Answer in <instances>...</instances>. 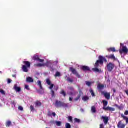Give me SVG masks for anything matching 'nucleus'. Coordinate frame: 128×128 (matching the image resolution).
Listing matches in <instances>:
<instances>
[{
	"instance_id": "14",
	"label": "nucleus",
	"mask_w": 128,
	"mask_h": 128,
	"mask_svg": "<svg viewBox=\"0 0 128 128\" xmlns=\"http://www.w3.org/2000/svg\"><path fill=\"white\" fill-rule=\"evenodd\" d=\"M34 104L36 108H40L42 106V102L38 100H37L36 102H35Z\"/></svg>"
},
{
	"instance_id": "18",
	"label": "nucleus",
	"mask_w": 128,
	"mask_h": 128,
	"mask_svg": "<svg viewBox=\"0 0 128 128\" xmlns=\"http://www.w3.org/2000/svg\"><path fill=\"white\" fill-rule=\"evenodd\" d=\"M104 90V84L98 85V90Z\"/></svg>"
},
{
	"instance_id": "10",
	"label": "nucleus",
	"mask_w": 128,
	"mask_h": 128,
	"mask_svg": "<svg viewBox=\"0 0 128 128\" xmlns=\"http://www.w3.org/2000/svg\"><path fill=\"white\" fill-rule=\"evenodd\" d=\"M117 128H126V124H123L122 121H120L118 122V124L117 125Z\"/></svg>"
},
{
	"instance_id": "33",
	"label": "nucleus",
	"mask_w": 128,
	"mask_h": 128,
	"mask_svg": "<svg viewBox=\"0 0 128 128\" xmlns=\"http://www.w3.org/2000/svg\"><path fill=\"white\" fill-rule=\"evenodd\" d=\"M60 76V72H56V74H55V77L58 78Z\"/></svg>"
},
{
	"instance_id": "26",
	"label": "nucleus",
	"mask_w": 128,
	"mask_h": 128,
	"mask_svg": "<svg viewBox=\"0 0 128 128\" xmlns=\"http://www.w3.org/2000/svg\"><path fill=\"white\" fill-rule=\"evenodd\" d=\"M88 100H90V98L88 96H84L82 98V100H84V102H87Z\"/></svg>"
},
{
	"instance_id": "49",
	"label": "nucleus",
	"mask_w": 128,
	"mask_h": 128,
	"mask_svg": "<svg viewBox=\"0 0 128 128\" xmlns=\"http://www.w3.org/2000/svg\"><path fill=\"white\" fill-rule=\"evenodd\" d=\"M100 128H104V124H100Z\"/></svg>"
},
{
	"instance_id": "1",
	"label": "nucleus",
	"mask_w": 128,
	"mask_h": 128,
	"mask_svg": "<svg viewBox=\"0 0 128 128\" xmlns=\"http://www.w3.org/2000/svg\"><path fill=\"white\" fill-rule=\"evenodd\" d=\"M99 60H98L96 62V63L94 64V67L95 68H98L100 66V64H104V62H108V60H106V58L102 56H99Z\"/></svg>"
},
{
	"instance_id": "57",
	"label": "nucleus",
	"mask_w": 128,
	"mask_h": 128,
	"mask_svg": "<svg viewBox=\"0 0 128 128\" xmlns=\"http://www.w3.org/2000/svg\"><path fill=\"white\" fill-rule=\"evenodd\" d=\"M69 96H74V93H72V92H70Z\"/></svg>"
},
{
	"instance_id": "23",
	"label": "nucleus",
	"mask_w": 128,
	"mask_h": 128,
	"mask_svg": "<svg viewBox=\"0 0 128 128\" xmlns=\"http://www.w3.org/2000/svg\"><path fill=\"white\" fill-rule=\"evenodd\" d=\"M121 117L124 120H126V124H128V118L124 116L123 114H121Z\"/></svg>"
},
{
	"instance_id": "48",
	"label": "nucleus",
	"mask_w": 128,
	"mask_h": 128,
	"mask_svg": "<svg viewBox=\"0 0 128 128\" xmlns=\"http://www.w3.org/2000/svg\"><path fill=\"white\" fill-rule=\"evenodd\" d=\"M52 98H54V91L52 90Z\"/></svg>"
},
{
	"instance_id": "6",
	"label": "nucleus",
	"mask_w": 128,
	"mask_h": 128,
	"mask_svg": "<svg viewBox=\"0 0 128 128\" xmlns=\"http://www.w3.org/2000/svg\"><path fill=\"white\" fill-rule=\"evenodd\" d=\"M102 94H104V96L106 100H110V92H102Z\"/></svg>"
},
{
	"instance_id": "60",
	"label": "nucleus",
	"mask_w": 128,
	"mask_h": 128,
	"mask_svg": "<svg viewBox=\"0 0 128 128\" xmlns=\"http://www.w3.org/2000/svg\"><path fill=\"white\" fill-rule=\"evenodd\" d=\"M120 45H121V46H122V44H120Z\"/></svg>"
},
{
	"instance_id": "53",
	"label": "nucleus",
	"mask_w": 128,
	"mask_h": 128,
	"mask_svg": "<svg viewBox=\"0 0 128 128\" xmlns=\"http://www.w3.org/2000/svg\"><path fill=\"white\" fill-rule=\"evenodd\" d=\"M74 98H69V100H70V102H72V100H73Z\"/></svg>"
},
{
	"instance_id": "37",
	"label": "nucleus",
	"mask_w": 128,
	"mask_h": 128,
	"mask_svg": "<svg viewBox=\"0 0 128 128\" xmlns=\"http://www.w3.org/2000/svg\"><path fill=\"white\" fill-rule=\"evenodd\" d=\"M74 122H78V124H80V119H78V118H76L74 119Z\"/></svg>"
},
{
	"instance_id": "7",
	"label": "nucleus",
	"mask_w": 128,
	"mask_h": 128,
	"mask_svg": "<svg viewBox=\"0 0 128 128\" xmlns=\"http://www.w3.org/2000/svg\"><path fill=\"white\" fill-rule=\"evenodd\" d=\"M120 54H122L123 52L124 54H128V48H126V46H123L122 48V50H120Z\"/></svg>"
},
{
	"instance_id": "55",
	"label": "nucleus",
	"mask_w": 128,
	"mask_h": 128,
	"mask_svg": "<svg viewBox=\"0 0 128 128\" xmlns=\"http://www.w3.org/2000/svg\"><path fill=\"white\" fill-rule=\"evenodd\" d=\"M118 110H122V106H119L118 108Z\"/></svg>"
},
{
	"instance_id": "58",
	"label": "nucleus",
	"mask_w": 128,
	"mask_h": 128,
	"mask_svg": "<svg viewBox=\"0 0 128 128\" xmlns=\"http://www.w3.org/2000/svg\"><path fill=\"white\" fill-rule=\"evenodd\" d=\"M80 111H81L82 112H84V109H80Z\"/></svg>"
},
{
	"instance_id": "31",
	"label": "nucleus",
	"mask_w": 128,
	"mask_h": 128,
	"mask_svg": "<svg viewBox=\"0 0 128 128\" xmlns=\"http://www.w3.org/2000/svg\"><path fill=\"white\" fill-rule=\"evenodd\" d=\"M56 124L57 126H62V122H60L56 121Z\"/></svg>"
},
{
	"instance_id": "4",
	"label": "nucleus",
	"mask_w": 128,
	"mask_h": 128,
	"mask_svg": "<svg viewBox=\"0 0 128 128\" xmlns=\"http://www.w3.org/2000/svg\"><path fill=\"white\" fill-rule=\"evenodd\" d=\"M70 72H72V74H74L78 78H80V74H78V71L74 68L71 67L70 68Z\"/></svg>"
},
{
	"instance_id": "38",
	"label": "nucleus",
	"mask_w": 128,
	"mask_h": 128,
	"mask_svg": "<svg viewBox=\"0 0 128 128\" xmlns=\"http://www.w3.org/2000/svg\"><path fill=\"white\" fill-rule=\"evenodd\" d=\"M37 66H39L40 68H42V66H44V64H37Z\"/></svg>"
},
{
	"instance_id": "15",
	"label": "nucleus",
	"mask_w": 128,
	"mask_h": 128,
	"mask_svg": "<svg viewBox=\"0 0 128 128\" xmlns=\"http://www.w3.org/2000/svg\"><path fill=\"white\" fill-rule=\"evenodd\" d=\"M23 62L25 64L26 66L28 68H30V62L24 61Z\"/></svg>"
},
{
	"instance_id": "56",
	"label": "nucleus",
	"mask_w": 128,
	"mask_h": 128,
	"mask_svg": "<svg viewBox=\"0 0 128 128\" xmlns=\"http://www.w3.org/2000/svg\"><path fill=\"white\" fill-rule=\"evenodd\" d=\"M112 90H113V92H114V93L116 92V89L113 88V89H112Z\"/></svg>"
},
{
	"instance_id": "5",
	"label": "nucleus",
	"mask_w": 128,
	"mask_h": 128,
	"mask_svg": "<svg viewBox=\"0 0 128 128\" xmlns=\"http://www.w3.org/2000/svg\"><path fill=\"white\" fill-rule=\"evenodd\" d=\"M38 84L40 88V90H38V94H42V92H44V88H42V81L40 80L38 81Z\"/></svg>"
},
{
	"instance_id": "17",
	"label": "nucleus",
	"mask_w": 128,
	"mask_h": 128,
	"mask_svg": "<svg viewBox=\"0 0 128 128\" xmlns=\"http://www.w3.org/2000/svg\"><path fill=\"white\" fill-rule=\"evenodd\" d=\"M28 68L26 67V66L23 65L22 70L24 72H28Z\"/></svg>"
},
{
	"instance_id": "11",
	"label": "nucleus",
	"mask_w": 128,
	"mask_h": 128,
	"mask_svg": "<svg viewBox=\"0 0 128 128\" xmlns=\"http://www.w3.org/2000/svg\"><path fill=\"white\" fill-rule=\"evenodd\" d=\"M104 110L112 112L116 110V108L108 106L106 108H105V110Z\"/></svg>"
},
{
	"instance_id": "35",
	"label": "nucleus",
	"mask_w": 128,
	"mask_h": 128,
	"mask_svg": "<svg viewBox=\"0 0 128 128\" xmlns=\"http://www.w3.org/2000/svg\"><path fill=\"white\" fill-rule=\"evenodd\" d=\"M68 122H73L72 117L69 116L68 118Z\"/></svg>"
},
{
	"instance_id": "28",
	"label": "nucleus",
	"mask_w": 128,
	"mask_h": 128,
	"mask_svg": "<svg viewBox=\"0 0 128 128\" xmlns=\"http://www.w3.org/2000/svg\"><path fill=\"white\" fill-rule=\"evenodd\" d=\"M67 82H68L72 83L74 82V79L70 78V77H67Z\"/></svg>"
},
{
	"instance_id": "29",
	"label": "nucleus",
	"mask_w": 128,
	"mask_h": 128,
	"mask_svg": "<svg viewBox=\"0 0 128 128\" xmlns=\"http://www.w3.org/2000/svg\"><path fill=\"white\" fill-rule=\"evenodd\" d=\"M60 94H62L64 96H66V92L64 90H62V91L60 92Z\"/></svg>"
},
{
	"instance_id": "25",
	"label": "nucleus",
	"mask_w": 128,
	"mask_h": 128,
	"mask_svg": "<svg viewBox=\"0 0 128 128\" xmlns=\"http://www.w3.org/2000/svg\"><path fill=\"white\" fill-rule=\"evenodd\" d=\"M90 92L92 98H94V96H96V94H94V90H92V89H90Z\"/></svg>"
},
{
	"instance_id": "41",
	"label": "nucleus",
	"mask_w": 128,
	"mask_h": 128,
	"mask_svg": "<svg viewBox=\"0 0 128 128\" xmlns=\"http://www.w3.org/2000/svg\"><path fill=\"white\" fill-rule=\"evenodd\" d=\"M30 110H32V112H34V106H30Z\"/></svg>"
},
{
	"instance_id": "42",
	"label": "nucleus",
	"mask_w": 128,
	"mask_h": 128,
	"mask_svg": "<svg viewBox=\"0 0 128 128\" xmlns=\"http://www.w3.org/2000/svg\"><path fill=\"white\" fill-rule=\"evenodd\" d=\"M7 82H8L7 84H12V80H10V78L7 80Z\"/></svg>"
},
{
	"instance_id": "21",
	"label": "nucleus",
	"mask_w": 128,
	"mask_h": 128,
	"mask_svg": "<svg viewBox=\"0 0 128 128\" xmlns=\"http://www.w3.org/2000/svg\"><path fill=\"white\" fill-rule=\"evenodd\" d=\"M93 72H98L99 74L102 72V70L98 68H94L92 69Z\"/></svg>"
},
{
	"instance_id": "54",
	"label": "nucleus",
	"mask_w": 128,
	"mask_h": 128,
	"mask_svg": "<svg viewBox=\"0 0 128 128\" xmlns=\"http://www.w3.org/2000/svg\"><path fill=\"white\" fill-rule=\"evenodd\" d=\"M52 116H56V112H53L52 113Z\"/></svg>"
},
{
	"instance_id": "52",
	"label": "nucleus",
	"mask_w": 128,
	"mask_h": 128,
	"mask_svg": "<svg viewBox=\"0 0 128 128\" xmlns=\"http://www.w3.org/2000/svg\"><path fill=\"white\" fill-rule=\"evenodd\" d=\"M44 66L48 67V63H46L44 64Z\"/></svg>"
},
{
	"instance_id": "51",
	"label": "nucleus",
	"mask_w": 128,
	"mask_h": 128,
	"mask_svg": "<svg viewBox=\"0 0 128 128\" xmlns=\"http://www.w3.org/2000/svg\"><path fill=\"white\" fill-rule=\"evenodd\" d=\"M125 116H128V110H126L124 112Z\"/></svg>"
},
{
	"instance_id": "50",
	"label": "nucleus",
	"mask_w": 128,
	"mask_h": 128,
	"mask_svg": "<svg viewBox=\"0 0 128 128\" xmlns=\"http://www.w3.org/2000/svg\"><path fill=\"white\" fill-rule=\"evenodd\" d=\"M48 116H52V112H48Z\"/></svg>"
},
{
	"instance_id": "32",
	"label": "nucleus",
	"mask_w": 128,
	"mask_h": 128,
	"mask_svg": "<svg viewBox=\"0 0 128 128\" xmlns=\"http://www.w3.org/2000/svg\"><path fill=\"white\" fill-rule=\"evenodd\" d=\"M66 128H72V126L70 124V123H66Z\"/></svg>"
},
{
	"instance_id": "34",
	"label": "nucleus",
	"mask_w": 128,
	"mask_h": 128,
	"mask_svg": "<svg viewBox=\"0 0 128 128\" xmlns=\"http://www.w3.org/2000/svg\"><path fill=\"white\" fill-rule=\"evenodd\" d=\"M80 98V95H78V96L75 99H74V100L75 102H78Z\"/></svg>"
},
{
	"instance_id": "12",
	"label": "nucleus",
	"mask_w": 128,
	"mask_h": 128,
	"mask_svg": "<svg viewBox=\"0 0 128 128\" xmlns=\"http://www.w3.org/2000/svg\"><path fill=\"white\" fill-rule=\"evenodd\" d=\"M106 58H108V60H116V56L114 54H112L108 56H106Z\"/></svg>"
},
{
	"instance_id": "20",
	"label": "nucleus",
	"mask_w": 128,
	"mask_h": 128,
	"mask_svg": "<svg viewBox=\"0 0 128 128\" xmlns=\"http://www.w3.org/2000/svg\"><path fill=\"white\" fill-rule=\"evenodd\" d=\"M107 50L109 52H116V48H108Z\"/></svg>"
},
{
	"instance_id": "30",
	"label": "nucleus",
	"mask_w": 128,
	"mask_h": 128,
	"mask_svg": "<svg viewBox=\"0 0 128 128\" xmlns=\"http://www.w3.org/2000/svg\"><path fill=\"white\" fill-rule=\"evenodd\" d=\"M46 82L48 86H50L52 84V82H50V79H47L46 80Z\"/></svg>"
},
{
	"instance_id": "43",
	"label": "nucleus",
	"mask_w": 128,
	"mask_h": 128,
	"mask_svg": "<svg viewBox=\"0 0 128 128\" xmlns=\"http://www.w3.org/2000/svg\"><path fill=\"white\" fill-rule=\"evenodd\" d=\"M25 88L27 90H30V86L28 85H25Z\"/></svg>"
},
{
	"instance_id": "22",
	"label": "nucleus",
	"mask_w": 128,
	"mask_h": 128,
	"mask_svg": "<svg viewBox=\"0 0 128 128\" xmlns=\"http://www.w3.org/2000/svg\"><path fill=\"white\" fill-rule=\"evenodd\" d=\"M91 112L92 114H96V106H92L91 108Z\"/></svg>"
},
{
	"instance_id": "36",
	"label": "nucleus",
	"mask_w": 128,
	"mask_h": 128,
	"mask_svg": "<svg viewBox=\"0 0 128 128\" xmlns=\"http://www.w3.org/2000/svg\"><path fill=\"white\" fill-rule=\"evenodd\" d=\"M86 84L88 86H92V82H86Z\"/></svg>"
},
{
	"instance_id": "19",
	"label": "nucleus",
	"mask_w": 128,
	"mask_h": 128,
	"mask_svg": "<svg viewBox=\"0 0 128 128\" xmlns=\"http://www.w3.org/2000/svg\"><path fill=\"white\" fill-rule=\"evenodd\" d=\"M26 82H27L32 83L34 82V79H32V78L31 77H28L26 78Z\"/></svg>"
},
{
	"instance_id": "3",
	"label": "nucleus",
	"mask_w": 128,
	"mask_h": 128,
	"mask_svg": "<svg viewBox=\"0 0 128 128\" xmlns=\"http://www.w3.org/2000/svg\"><path fill=\"white\" fill-rule=\"evenodd\" d=\"M106 68L108 72H112V70H114V65L112 62H110L109 64H107L106 66Z\"/></svg>"
},
{
	"instance_id": "40",
	"label": "nucleus",
	"mask_w": 128,
	"mask_h": 128,
	"mask_svg": "<svg viewBox=\"0 0 128 128\" xmlns=\"http://www.w3.org/2000/svg\"><path fill=\"white\" fill-rule=\"evenodd\" d=\"M68 88V90H71V92H74V88L73 87H69Z\"/></svg>"
},
{
	"instance_id": "47",
	"label": "nucleus",
	"mask_w": 128,
	"mask_h": 128,
	"mask_svg": "<svg viewBox=\"0 0 128 128\" xmlns=\"http://www.w3.org/2000/svg\"><path fill=\"white\" fill-rule=\"evenodd\" d=\"M38 62H44V60H42L40 58H39L38 60Z\"/></svg>"
},
{
	"instance_id": "44",
	"label": "nucleus",
	"mask_w": 128,
	"mask_h": 128,
	"mask_svg": "<svg viewBox=\"0 0 128 128\" xmlns=\"http://www.w3.org/2000/svg\"><path fill=\"white\" fill-rule=\"evenodd\" d=\"M0 92L2 94H6V92H5L4 90H0Z\"/></svg>"
},
{
	"instance_id": "9",
	"label": "nucleus",
	"mask_w": 128,
	"mask_h": 128,
	"mask_svg": "<svg viewBox=\"0 0 128 128\" xmlns=\"http://www.w3.org/2000/svg\"><path fill=\"white\" fill-rule=\"evenodd\" d=\"M80 68L83 72H90V68L88 66H82Z\"/></svg>"
},
{
	"instance_id": "27",
	"label": "nucleus",
	"mask_w": 128,
	"mask_h": 128,
	"mask_svg": "<svg viewBox=\"0 0 128 128\" xmlns=\"http://www.w3.org/2000/svg\"><path fill=\"white\" fill-rule=\"evenodd\" d=\"M10 126H12V122L10 121H8L6 122V126L7 128H10Z\"/></svg>"
},
{
	"instance_id": "8",
	"label": "nucleus",
	"mask_w": 128,
	"mask_h": 128,
	"mask_svg": "<svg viewBox=\"0 0 128 128\" xmlns=\"http://www.w3.org/2000/svg\"><path fill=\"white\" fill-rule=\"evenodd\" d=\"M102 120H103V122L106 126L108 124V121L110 120L108 119V116H102L101 118Z\"/></svg>"
},
{
	"instance_id": "2",
	"label": "nucleus",
	"mask_w": 128,
	"mask_h": 128,
	"mask_svg": "<svg viewBox=\"0 0 128 128\" xmlns=\"http://www.w3.org/2000/svg\"><path fill=\"white\" fill-rule=\"evenodd\" d=\"M55 106L57 108H68V104L59 100H56L55 102Z\"/></svg>"
},
{
	"instance_id": "13",
	"label": "nucleus",
	"mask_w": 128,
	"mask_h": 128,
	"mask_svg": "<svg viewBox=\"0 0 128 128\" xmlns=\"http://www.w3.org/2000/svg\"><path fill=\"white\" fill-rule=\"evenodd\" d=\"M102 104H104L103 110H105L106 108V106H108V102L106 100L102 101Z\"/></svg>"
},
{
	"instance_id": "45",
	"label": "nucleus",
	"mask_w": 128,
	"mask_h": 128,
	"mask_svg": "<svg viewBox=\"0 0 128 128\" xmlns=\"http://www.w3.org/2000/svg\"><path fill=\"white\" fill-rule=\"evenodd\" d=\"M84 94V93L82 90L79 91V94L78 96H82Z\"/></svg>"
},
{
	"instance_id": "16",
	"label": "nucleus",
	"mask_w": 128,
	"mask_h": 128,
	"mask_svg": "<svg viewBox=\"0 0 128 128\" xmlns=\"http://www.w3.org/2000/svg\"><path fill=\"white\" fill-rule=\"evenodd\" d=\"M14 90L18 92H20L22 90V88L18 87V85H14Z\"/></svg>"
},
{
	"instance_id": "59",
	"label": "nucleus",
	"mask_w": 128,
	"mask_h": 128,
	"mask_svg": "<svg viewBox=\"0 0 128 128\" xmlns=\"http://www.w3.org/2000/svg\"><path fill=\"white\" fill-rule=\"evenodd\" d=\"M12 77H13V78H16V74L12 75Z\"/></svg>"
},
{
	"instance_id": "46",
	"label": "nucleus",
	"mask_w": 128,
	"mask_h": 128,
	"mask_svg": "<svg viewBox=\"0 0 128 128\" xmlns=\"http://www.w3.org/2000/svg\"><path fill=\"white\" fill-rule=\"evenodd\" d=\"M18 110L22 112V110H24V108H22V106H20L18 107Z\"/></svg>"
},
{
	"instance_id": "39",
	"label": "nucleus",
	"mask_w": 128,
	"mask_h": 128,
	"mask_svg": "<svg viewBox=\"0 0 128 128\" xmlns=\"http://www.w3.org/2000/svg\"><path fill=\"white\" fill-rule=\"evenodd\" d=\"M54 84H51L50 85V86L49 87V88L50 89V90H52V88H54Z\"/></svg>"
},
{
	"instance_id": "24",
	"label": "nucleus",
	"mask_w": 128,
	"mask_h": 128,
	"mask_svg": "<svg viewBox=\"0 0 128 128\" xmlns=\"http://www.w3.org/2000/svg\"><path fill=\"white\" fill-rule=\"evenodd\" d=\"M39 58H40V57L38 55H35L32 58L33 60H36L37 62L38 61Z\"/></svg>"
}]
</instances>
